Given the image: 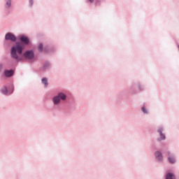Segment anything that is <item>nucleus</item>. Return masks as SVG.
<instances>
[{
	"instance_id": "1",
	"label": "nucleus",
	"mask_w": 179,
	"mask_h": 179,
	"mask_svg": "<svg viewBox=\"0 0 179 179\" xmlns=\"http://www.w3.org/2000/svg\"><path fill=\"white\" fill-rule=\"evenodd\" d=\"M23 45L20 43L16 44L11 48L10 57L15 59V61H23L24 59H33L34 58V52L33 50H27L23 55Z\"/></svg>"
},
{
	"instance_id": "2",
	"label": "nucleus",
	"mask_w": 179,
	"mask_h": 179,
	"mask_svg": "<svg viewBox=\"0 0 179 179\" xmlns=\"http://www.w3.org/2000/svg\"><path fill=\"white\" fill-rule=\"evenodd\" d=\"M66 96L65 94L59 93L57 96L53 98L54 104H59L61 100H66Z\"/></svg>"
},
{
	"instance_id": "3",
	"label": "nucleus",
	"mask_w": 179,
	"mask_h": 179,
	"mask_svg": "<svg viewBox=\"0 0 179 179\" xmlns=\"http://www.w3.org/2000/svg\"><path fill=\"white\" fill-rule=\"evenodd\" d=\"M20 41L22 43V44H24L25 45H27L28 44L30 43V40L29 38L26 36L22 35L20 37Z\"/></svg>"
},
{
	"instance_id": "4",
	"label": "nucleus",
	"mask_w": 179,
	"mask_h": 179,
	"mask_svg": "<svg viewBox=\"0 0 179 179\" xmlns=\"http://www.w3.org/2000/svg\"><path fill=\"white\" fill-rule=\"evenodd\" d=\"M6 40H10V41H16V36L12 33H7L5 36Z\"/></svg>"
},
{
	"instance_id": "5",
	"label": "nucleus",
	"mask_w": 179,
	"mask_h": 179,
	"mask_svg": "<svg viewBox=\"0 0 179 179\" xmlns=\"http://www.w3.org/2000/svg\"><path fill=\"white\" fill-rule=\"evenodd\" d=\"M14 71L13 70H6L4 71V76L6 78H10V76H13Z\"/></svg>"
},
{
	"instance_id": "6",
	"label": "nucleus",
	"mask_w": 179,
	"mask_h": 179,
	"mask_svg": "<svg viewBox=\"0 0 179 179\" xmlns=\"http://www.w3.org/2000/svg\"><path fill=\"white\" fill-rule=\"evenodd\" d=\"M155 157L157 159V160H162L163 159V156L162 155V152L157 151L155 152Z\"/></svg>"
},
{
	"instance_id": "7",
	"label": "nucleus",
	"mask_w": 179,
	"mask_h": 179,
	"mask_svg": "<svg viewBox=\"0 0 179 179\" xmlns=\"http://www.w3.org/2000/svg\"><path fill=\"white\" fill-rule=\"evenodd\" d=\"M158 132H159V135H160V139L164 140L166 139V136H164V134H163V129H159Z\"/></svg>"
},
{
	"instance_id": "8",
	"label": "nucleus",
	"mask_w": 179,
	"mask_h": 179,
	"mask_svg": "<svg viewBox=\"0 0 179 179\" xmlns=\"http://www.w3.org/2000/svg\"><path fill=\"white\" fill-rule=\"evenodd\" d=\"M176 178V176L174 174L169 173L166 174V179H174Z\"/></svg>"
},
{
	"instance_id": "9",
	"label": "nucleus",
	"mask_w": 179,
	"mask_h": 179,
	"mask_svg": "<svg viewBox=\"0 0 179 179\" xmlns=\"http://www.w3.org/2000/svg\"><path fill=\"white\" fill-rule=\"evenodd\" d=\"M168 160H169V163H171L172 164L173 163H176V159H174V157H173V156L169 157Z\"/></svg>"
},
{
	"instance_id": "10",
	"label": "nucleus",
	"mask_w": 179,
	"mask_h": 179,
	"mask_svg": "<svg viewBox=\"0 0 179 179\" xmlns=\"http://www.w3.org/2000/svg\"><path fill=\"white\" fill-rule=\"evenodd\" d=\"M42 83L45 85V87H47L48 86V80H47V78H43Z\"/></svg>"
},
{
	"instance_id": "11",
	"label": "nucleus",
	"mask_w": 179,
	"mask_h": 179,
	"mask_svg": "<svg viewBox=\"0 0 179 179\" xmlns=\"http://www.w3.org/2000/svg\"><path fill=\"white\" fill-rule=\"evenodd\" d=\"M1 92L3 93V94H8V89L6 88V87H2Z\"/></svg>"
},
{
	"instance_id": "12",
	"label": "nucleus",
	"mask_w": 179,
	"mask_h": 179,
	"mask_svg": "<svg viewBox=\"0 0 179 179\" xmlns=\"http://www.w3.org/2000/svg\"><path fill=\"white\" fill-rule=\"evenodd\" d=\"M6 8H10V0H6Z\"/></svg>"
},
{
	"instance_id": "13",
	"label": "nucleus",
	"mask_w": 179,
	"mask_h": 179,
	"mask_svg": "<svg viewBox=\"0 0 179 179\" xmlns=\"http://www.w3.org/2000/svg\"><path fill=\"white\" fill-rule=\"evenodd\" d=\"M38 51H43V45L40 43L38 48Z\"/></svg>"
},
{
	"instance_id": "14",
	"label": "nucleus",
	"mask_w": 179,
	"mask_h": 179,
	"mask_svg": "<svg viewBox=\"0 0 179 179\" xmlns=\"http://www.w3.org/2000/svg\"><path fill=\"white\" fill-rule=\"evenodd\" d=\"M142 111L144 113V114H148V111H146V109L145 108V107H143L141 108Z\"/></svg>"
},
{
	"instance_id": "15",
	"label": "nucleus",
	"mask_w": 179,
	"mask_h": 179,
	"mask_svg": "<svg viewBox=\"0 0 179 179\" xmlns=\"http://www.w3.org/2000/svg\"><path fill=\"white\" fill-rule=\"evenodd\" d=\"M3 69V65L0 64V72H1Z\"/></svg>"
},
{
	"instance_id": "16",
	"label": "nucleus",
	"mask_w": 179,
	"mask_h": 179,
	"mask_svg": "<svg viewBox=\"0 0 179 179\" xmlns=\"http://www.w3.org/2000/svg\"><path fill=\"white\" fill-rule=\"evenodd\" d=\"M90 2H93V0H90Z\"/></svg>"
}]
</instances>
